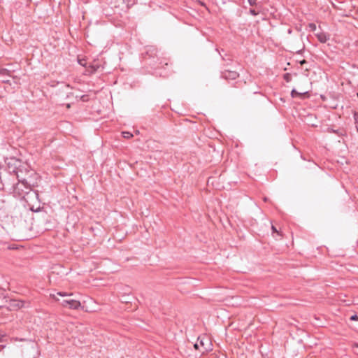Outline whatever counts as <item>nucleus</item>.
Here are the masks:
<instances>
[{
	"instance_id": "1",
	"label": "nucleus",
	"mask_w": 358,
	"mask_h": 358,
	"mask_svg": "<svg viewBox=\"0 0 358 358\" xmlns=\"http://www.w3.org/2000/svg\"><path fill=\"white\" fill-rule=\"evenodd\" d=\"M211 343L208 336L203 335L199 336L196 343L194 345L196 350H201L202 352L211 350Z\"/></svg>"
},
{
	"instance_id": "2",
	"label": "nucleus",
	"mask_w": 358,
	"mask_h": 358,
	"mask_svg": "<svg viewBox=\"0 0 358 358\" xmlns=\"http://www.w3.org/2000/svg\"><path fill=\"white\" fill-rule=\"evenodd\" d=\"M16 177L18 180V182H22V184L24 185V187L26 188L27 190L31 189V182L29 180L28 178L22 177V170L21 169H17Z\"/></svg>"
},
{
	"instance_id": "3",
	"label": "nucleus",
	"mask_w": 358,
	"mask_h": 358,
	"mask_svg": "<svg viewBox=\"0 0 358 358\" xmlns=\"http://www.w3.org/2000/svg\"><path fill=\"white\" fill-rule=\"evenodd\" d=\"M61 305L64 308H68L73 310L78 309L81 304L79 301L77 300H71V301H62Z\"/></svg>"
},
{
	"instance_id": "4",
	"label": "nucleus",
	"mask_w": 358,
	"mask_h": 358,
	"mask_svg": "<svg viewBox=\"0 0 358 358\" xmlns=\"http://www.w3.org/2000/svg\"><path fill=\"white\" fill-rule=\"evenodd\" d=\"M8 308L10 310H17L24 306V301L16 299H10L7 301Z\"/></svg>"
},
{
	"instance_id": "5",
	"label": "nucleus",
	"mask_w": 358,
	"mask_h": 358,
	"mask_svg": "<svg viewBox=\"0 0 358 358\" xmlns=\"http://www.w3.org/2000/svg\"><path fill=\"white\" fill-rule=\"evenodd\" d=\"M238 76V73L235 71L226 70L222 72V77L226 80H236Z\"/></svg>"
},
{
	"instance_id": "6",
	"label": "nucleus",
	"mask_w": 358,
	"mask_h": 358,
	"mask_svg": "<svg viewBox=\"0 0 358 358\" xmlns=\"http://www.w3.org/2000/svg\"><path fill=\"white\" fill-rule=\"evenodd\" d=\"M14 191L19 194H23V193H28L29 190H27L24 187V185L22 184V182H17L13 186Z\"/></svg>"
},
{
	"instance_id": "7",
	"label": "nucleus",
	"mask_w": 358,
	"mask_h": 358,
	"mask_svg": "<svg viewBox=\"0 0 358 358\" xmlns=\"http://www.w3.org/2000/svg\"><path fill=\"white\" fill-rule=\"evenodd\" d=\"M317 38L321 43H326L329 38V36H327L325 33L317 34Z\"/></svg>"
},
{
	"instance_id": "8",
	"label": "nucleus",
	"mask_w": 358,
	"mask_h": 358,
	"mask_svg": "<svg viewBox=\"0 0 358 358\" xmlns=\"http://www.w3.org/2000/svg\"><path fill=\"white\" fill-rule=\"evenodd\" d=\"M308 92H298L296 90H292L291 92V96L293 98H295L296 96H303L305 94H307Z\"/></svg>"
},
{
	"instance_id": "9",
	"label": "nucleus",
	"mask_w": 358,
	"mask_h": 358,
	"mask_svg": "<svg viewBox=\"0 0 358 358\" xmlns=\"http://www.w3.org/2000/svg\"><path fill=\"white\" fill-rule=\"evenodd\" d=\"M0 76L3 77H10V71L6 69L0 67Z\"/></svg>"
},
{
	"instance_id": "10",
	"label": "nucleus",
	"mask_w": 358,
	"mask_h": 358,
	"mask_svg": "<svg viewBox=\"0 0 358 358\" xmlns=\"http://www.w3.org/2000/svg\"><path fill=\"white\" fill-rule=\"evenodd\" d=\"M124 2L127 4V7H130L135 4L136 0H123Z\"/></svg>"
},
{
	"instance_id": "11",
	"label": "nucleus",
	"mask_w": 358,
	"mask_h": 358,
	"mask_svg": "<svg viewBox=\"0 0 358 358\" xmlns=\"http://www.w3.org/2000/svg\"><path fill=\"white\" fill-rule=\"evenodd\" d=\"M354 120H355V124L356 126V129L358 132V113H354Z\"/></svg>"
},
{
	"instance_id": "12",
	"label": "nucleus",
	"mask_w": 358,
	"mask_h": 358,
	"mask_svg": "<svg viewBox=\"0 0 358 358\" xmlns=\"http://www.w3.org/2000/svg\"><path fill=\"white\" fill-rule=\"evenodd\" d=\"M122 136L124 138H130L131 137L133 136V134H131L130 132L129 131H123L122 132Z\"/></svg>"
},
{
	"instance_id": "13",
	"label": "nucleus",
	"mask_w": 358,
	"mask_h": 358,
	"mask_svg": "<svg viewBox=\"0 0 358 358\" xmlns=\"http://www.w3.org/2000/svg\"><path fill=\"white\" fill-rule=\"evenodd\" d=\"M284 79L286 80V82L289 83L291 81L292 76L289 73H287L283 76Z\"/></svg>"
},
{
	"instance_id": "14",
	"label": "nucleus",
	"mask_w": 358,
	"mask_h": 358,
	"mask_svg": "<svg viewBox=\"0 0 358 358\" xmlns=\"http://www.w3.org/2000/svg\"><path fill=\"white\" fill-rule=\"evenodd\" d=\"M57 294L62 296H69L72 295V294H67L66 292H57Z\"/></svg>"
},
{
	"instance_id": "15",
	"label": "nucleus",
	"mask_w": 358,
	"mask_h": 358,
	"mask_svg": "<svg viewBox=\"0 0 358 358\" xmlns=\"http://www.w3.org/2000/svg\"><path fill=\"white\" fill-rule=\"evenodd\" d=\"M248 1L252 6L257 5V0H248Z\"/></svg>"
},
{
	"instance_id": "16",
	"label": "nucleus",
	"mask_w": 358,
	"mask_h": 358,
	"mask_svg": "<svg viewBox=\"0 0 358 358\" xmlns=\"http://www.w3.org/2000/svg\"><path fill=\"white\" fill-rule=\"evenodd\" d=\"M350 320L351 321H357L358 320V316L357 315H353L350 317Z\"/></svg>"
},
{
	"instance_id": "17",
	"label": "nucleus",
	"mask_w": 358,
	"mask_h": 358,
	"mask_svg": "<svg viewBox=\"0 0 358 358\" xmlns=\"http://www.w3.org/2000/svg\"><path fill=\"white\" fill-rule=\"evenodd\" d=\"M250 13L255 16L258 15V12H257L255 9H250Z\"/></svg>"
},
{
	"instance_id": "18",
	"label": "nucleus",
	"mask_w": 358,
	"mask_h": 358,
	"mask_svg": "<svg viewBox=\"0 0 358 358\" xmlns=\"http://www.w3.org/2000/svg\"><path fill=\"white\" fill-rule=\"evenodd\" d=\"M80 99L83 101H87L88 100V97L87 95H83L80 96Z\"/></svg>"
},
{
	"instance_id": "19",
	"label": "nucleus",
	"mask_w": 358,
	"mask_h": 358,
	"mask_svg": "<svg viewBox=\"0 0 358 358\" xmlns=\"http://www.w3.org/2000/svg\"><path fill=\"white\" fill-rule=\"evenodd\" d=\"M271 229H272L273 233H277L278 234H280V232L277 230L275 227H274L273 225L271 227Z\"/></svg>"
},
{
	"instance_id": "20",
	"label": "nucleus",
	"mask_w": 358,
	"mask_h": 358,
	"mask_svg": "<svg viewBox=\"0 0 358 358\" xmlns=\"http://www.w3.org/2000/svg\"><path fill=\"white\" fill-rule=\"evenodd\" d=\"M309 27L312 30H315L316 29V25L313 23H310L309 24Z\"/></svg>"
},
{
	"instance_id": "21",
	"label": "nucleus",
	"mask_w": 358,
	"mask_h": 358,
	"mask_svg": "<svg viewBox=\"0 0 358 358\" xmlns=\"http://www.w3.org/2000/svg\"><path fill=\"white\" fill-rule=\"evenodd\" d=\"M328 131H329V132L336 133V134H339V135H341V134H340L338 131L334 130L333 129H328Z\"/></svg>"
},
{
	"instance_id": "22",
	"label": "nucleus",
	"mask_w": 358,
	"mask_h": 358,
	"mask_svg": "<svg viewBox=\"0 0 358 358\" xmlns=\"http://www.w3.org/2000/svg\"><path fill=\"white\" fill-rule=\"evenodd\" d=\"M2 82H3V83H8L9 80H8V79H3Z\"/></svg>"
},
{
	"instance_id": "23",
	"label": "nucleus",
	"mask_w": 358,
	"mask_h": 358,
	"mask_svg": "<svg viewBox=\"0 0 358 358\" xmlns=\"http://www.w3.org/2000/svg\"><path fill=\"white\" fill-rule=\"evenodd\" d=\"M66 108H70V104H69V103H67V104H66Z\"/></svg>"
},
{
	"instance_id": "24",
	"label": "nucleus",
	"mask_w": 358,
	"mask_h": 358,
	"mask_svg": "<svg viewBox=\"0 0 358 358\" xmlns=\"http://www.w3.org/2000/svg\"><path fill=\"white\" fill-rule=\"evenodd\" d=\"M52 297H53L55 300H58V299L56 298V296H55V294H53V295H52Z\"/></svg>"
},
{
	"instance_id": "25",
	"label": "nucleus",
	"mask_w": 358,
	"mask_h": 358,
	"mask_svg": "<svg viewBox=\"0 0 358 358\" xmlns=\"http://www.w3.org/2000/svg\"><path fill=\"white\" fill-rule=\"evenodd\" d=\"M72 300L71 299H64L63 301H71Z\"/></svg>"
},
{
	"instance_id": "26",
	"label": "nucleus",
	"mask_w": 358,
	"mask_h": 358,
	"mask_svg": "<svg viewBox=\"0 0 358 358\" xmlns=\"http://www.w3.org/2000/svg\"><path fill=\"white\" fill-rule=\"evenodd\" d=\"M1 340H2V336H0V341H1Z\"/></svg>"
},
{
	"instance_id": "27",
	"label": "nucleus",
	"mask_w": 358,
	"mask_h": 358,
	"mask_svg": "<svg viewBox=\"0 0 358 358\" xmlns=\"http://www.w3.org/2000/svg\"><path fill=\"white\" fill-rule=\"evenodd\" d=\"M355 346L358 348V344H355Z\"/></svg>"
},
{
	"instance_id": "28",
	"label": "nucleus",
	"mask_w": 358,
	"mask_h": 358,
	"mask_svg": "<svg viewBox=\"0 0 358 358\" xmlns=\"http://www.w3.org/2000/svg\"><path fill=\"white\" fill-rule=\"evenodd\" d=\"M26 1H27V2L31 1V0H26Z\"/></svg>"
},
{
	"instance_id": "29",
	"label": "nucleus",
	"mask_w": 358,
	"mask_h": 358,
	"mask_svg": "<svg viewBox=\"0 0 358 358\" xmlns=\"http://www.w3.org/2000/svg\"><path fill=\"white\" fill-rule=\"evenodd\" d=\"M357 96H358V93H357Z\"/></svg>"
}]
</instances>
